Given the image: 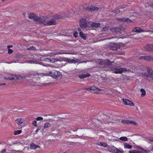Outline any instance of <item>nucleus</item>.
I'll list each match as a JSON object with an SVG mask.
<instances>
[{
	"label": "nucleus",
	"mask_w": 153,
	"mask_h": 153,
	"mask_svg": "<svg viewBox=\"0 0 153 153\" xmlns=\"http://www.w3.org/2000/svg\"><path fill=\"white\" fill-rule=\"evenodd\" d=\"M45 26L47 25H55L56 24V22L55 19H59L62 18V16L58 14L56 15L53 16L52 20H49L48 18L46 16H45Z\"/></svg>",
	"instance_id": "nucleus-1"
},
{
	"label": "nucleus",
	"mask_w": 153,
	"mask_h": 153,
	"mask_svg": "<svg viewBox=\"0 0 153 153\" xmlns=\"http://www.w3.org/2000/svg\"><path fill=\"white\" fill-rule=\"evenodd\" d=\"M28 17L29 19H33L35 22H39L40 24H42L44 25L45 20V16H42L39 17L35 14L30 13Z\"/></svg>",
	"instance_id": "nucleus-2"
},
{
	"label": "nucleus",
	"mask_w": 153,
	"mask_h": 153,
	"mask_svg": "<svg viewBox=\"0 0 153 153\" xmlns=\"http://www.w3.org/2000/svg\"><path fill=\"white\" fill-rule=\"evenodd\" d=\"M98 62H99V64L101 65V67L103 68L111 67V66L113 65L112 64V63L113 62H111L108 59L104 60L100 59L99 60Z\"/></svg>",
	"instance_id": "nucleus-3"
},
{
	"label": "nucleus",
	"mask_w": 153,
	"mask_h": 153,
	"mask_svg": "<svg viewBox=\"0 0 153 153\" xmlns=\"http://www.w3.org/2000/svg\"><path fill=\"white\" fill-rule=\"evenodd\" d=\"M48 76H51L54 79L61 78L62 77V75L61 73L59 71L53 70L52 71H49L47 73Z\"/></svg>",
	"instance_id": "nucleus-4"
},
{
	"label": "nucleus",
	"mask_w": 153,
	"mask_h": 153,
	"mask_svg": "<svg viewBox=\"0 0 153 153\" xmlns=\"http://www.w3.org/2000/svg\"><path fill=\"white\" fill-rule=\"evenodd\" d=\"M111 69L115 74H121L123 71V68L113 65L111 66Z\"/></svg>",
	"instance_id": "nucleus-5"
},
{
	"label": "nucleus",
	"mask_w": 153,
	"mask_h": 153,
	"mask_svg": "<svg viewBox=\"0 0 153 153\" xmlns=\"http://www.w3.org/2000/svg\"><path fill=\"white\" fill-rule=\"evenodd\" d=\"M84 9L89 11L93 12L95 11H97L100 9V8L93 5H91L90 6H87L85 7Z\"/></svg>",
	"instance_id": "nucleus-6"
},
{
	"label": "nucleus",
	"mask_w": 153,
	"mask_h": 153,
	"mask_svg": "<svg viewBox=\"0 0 153 153\" xmlns=\"http://www.w3.org/2000/svg\"><path fill=\"white\" fill-rule=\"evenodd\" d=\"M87 22L86 19L83 18L81 19L79 21V25L80 27L83 28H85Z\"/></svg>",
	"instance_id": "nucleus-7"
},
{
	"label": "nucleus",
	"mask_w": 153,
	"mask_h": 153,
	"mask_svg": "<svg viewBox=\"0 0 153 153\" xmlns=\"http://www.w3.org/2000/svg\"><path fill=\"white\" fill-rule=\"evenodd\" d=\"M123 101L125 105H128L133 106L134 105V104L131 101L129 100L123 98Z\"/></svg>",
	"instance_id": "nucleus-8"
},
{
	"label": "nucleus",
	"mask_w": 153,
	"mask_h": 153,
	"mask_svg": "<svg viewBox=\"0 0 153 153\" xmlns=\"http://www.w3.org/2000/svg\"><path fill=\"white\" fill-rule=\"evenodd\" d=\"M86 89L88 91H89L90 90L95 91V90H96V93L97 94H99V91H102V89L97 88L95 86H92L91 87H90L88 88H87Z\"/></svg>",
	"instance_id": "nucleus-9"
},
{
	"label": "nucleus",
	"mask_w": 153,
	"mask_h": 153,
	"mask_svg": "<svg viewBox=\"0 0 153 153\" xmlns=\"http://www.w3.org/2000/svg\"><path fill=\"white\" fill-rule=\"evenodd\" d=\"M144 48L148 51L153 52V45L147 44Z\"/></svg>",
	"instance_id": "nucleus-10"
},
{
	"label": "nucleus",
	"mask_w": 153,
	"mask_h": 153,
	"mask_svg": "<svg viewBox=\"0 0 153 153\" xmlns=\"http://www.w3.org/2000/svg\"><path fill=\"white\" fill-rule=\"evenodd\" d=\"M147 69L148 74H147V73H144L143 74V76H144V74L145 75H148L149 76H151V75H153V71H152V69L150 67H148L147 68Z\"/></svg>",
	"instance_id": "nucleus-11"
},
{
	"label": "nucleus",
	"mask_w": 153,
	"mask_h": 153,
	"mask_svg": "<svg viewBox=\"0 0 153 153\" xmlns=\"http://www.w3.org/2000/svg\"><path fill=\"white\" fill-rule=\"evenodd\" d=\"M25 75H15V80L18 79L19 80H22L23 79H25V77H26Z\"/></svg>",
	"instance_id": "nucleus-12"
},
{
	"label": "nucleus",
	"mask_w": 153,
	"mask_h": 153,
	"mask_svg": "<svg viewBox=\"0 0 153 153\" xmlns=\"http://www.w3.org/2000/svg\"><path fill=\"white\" fill-rule=\"evenodd\" d=\"M144 75V78L147 80L150 81H152L153 82V75L151 76L148 75Z\"/></svg>",
	"instance_id": "nucleus-13"
},
{
	"label": "nucleus",
	"mask_w": 153,
	"mask_h": 153,
	"mask_svg": "<svg viewBox=\"0 0 153 153\" xmlns=\"http://www.w3.org/2000/svg\"><path fill=\"white\" fill-rule=\"evenodd\" d=\"M15 75L11 74H10L6 76L5 79H7L15 80Z\"/></svg>",
	"instance_id": "nucleus-14"
},
{
	"label": "nucleus",
	"mask_w": 153,
	"mask_h": 153,
	"mask_svg": "<svg viewBox=\"0 0 153 153\" xmlns=\"http://www.w3.org/2000/svg\"><path fill=\"white\" fill-rule=\"evenodd\" d=\"M132 31L133 32H137L138 33L143 32L145 31L141 28L137 27H134Z\"/></svg>",
	"instance_id": "nucleus-15"
},
{
	"label": "nucleus",
	"mask_w": 153,
	"mask_h": 153,
	"mask_svg": "<svg viewBox=\"0 0 153 153\" xmlns=\"http://www.w3.org/2000/svg\"><path fill=\"white\" fill-rule=\"evenodd\" d=\"M90 76V74L88 73H87L85 74H82L79 75V78L80 79H84L86 77H89Z\"/></svg>",
	"instance_id": "nucleus-16"
},
{
	"label": "nucleus",
	"mask_w": 153,
	"mask_h": 153,
	"mask_svg": "<svg viewBox=\"0 0 153 153\" xmlns=\"http://www.w3.org/2000/svg\"><path fill=\"white\" fill-rule=\"evenodd\" d=\"M100 25L99 23H94L92 22V28L94 29L95 28L99 27L100 26Z\"/></svg>",
	"instance_id": "nucleus-17"
},
{
	"label": "nucleus",
	"mask_w": 153,
	"mask_h": 153,
	"mask_svg": "<svg viewBox=\"0 0 153 153\" xmlns=\"http://www.w3.org/2000/svg\"><path fill=\"white\" fill-rule=\"evenodd\" d=\"M111 47H114L116 48L120 49L121 46L120 44L116 43H112L111 44Z\"/></svg>",
	"instance_id": "nucleus-18"
},
{
	"label": "nucleus",
	"mask_w": 153,
	"mask_h": 153,
	"mask_svg": "<svg viewBox=\"0 0 153 153\" xmlns=\"http://www.w3.org/2000/svg\"><path fill=\"white\" fill-rule=\"evenodd\" d=\"M39 146L33 143H31L30 144V148L31 149H35L38 148H39Z\"/></svg>",
	"instance_id": "nucleus-19"
},
{
	"label": "nucleus",
	"mask_w": 153,
	"mask_h": 153,
	"mask_svg": "<svg viewBox=\"0 0 153 153\" xmlns=\"http://www.w3.org/2000/svg\"><path fill=\"white\" fill-rule=\"evenodd\" d=\"M80 36L84 40H86L87 38L86 34H84L82 31H80L79 33Z\"/></svg>",
	"instance_id": "nucleus-20"
},
{
	"label": "nucleus",
	"mask_w": 153,
	"mask_h": 153,
	"mask_svg": "<svg viewBox=\"0 0 153 153\" xmlns=\"http://www.w3.org/2000/svg\"><path fill=\"white\" fill-rule=\"evenodd\" d=\"M116 149L117 148H116L114 146L110 147L108 148L109 151L111 152L114 153H115Z\"/></svg>",
	"instance_id": "nucleus-21"
},
{
	"label": "nucleus",
	"mask_w": 153,
	"mask_h": 153,
	"mask_svg": "<svg viewBox=\"0 0 153 153\" xmlns=\"http://www.w3.org/2000/svg\"><path fill=\"white\" fill-rule=\"evenodd\" d=\"M16 123L18 125H20L23 122L22 119L19 118L15 120Z\"/></svg>",
	"instance_id": "nucleus-22"
},
{
	"label": "nucleus",
	"mask_w": 153,
	"mask_h": 153,
	"mask_svg": "<svg viewBox=\"0 0 153 153\" xmlns=\"http://www.w3.org/2000/svg\"><path fill=\"white\" fill-rule=\"evenodd\" d=\"M124 147L126 149H131L132 148V146L131 145L126 143L124 144Z\"/></svg>",
	"instance_id": "nucleus-23"
},
{
	"label": "nucleus",
	"mask_w": 153,
	"mask_h": 153,
	"mask_svg": "<svg viewBox=\"0 0 153 153\" xmlns=\"http://www.w3.org/2000/svg\"><path fill=\"white\" fill-rule=\"evenodd\" d=\"M92 22H87L85 26V28L87 27H92Z\"/></svg>",
	"instance_id": "nucleus-24"
},
{
	"label": "nucleus",
	"mask_w": 153,
	"mask_h": 153,
	"mask_svg": "<svg viewBox=\"0 0 153 153\" xmlns=\"http://www.w3.org/2000/svg\"><path fill=\"white\" fill-rule=\"evenodd\" d=\"M112 12H114L116 13H118L120 12V11L119 10L118 8L117 7V8H115V9H114L112 11Z\"/></svg>",
	"instance_id": "nucleus-25"
},
{
	"label": "nucleus",
	"mask_w": 153,
	"mask_h": 153,
	"mask_svg": "<svg viewBox=\"0 0 153 153\" xmlns=\"http://www.w3.org/2000/svg\"><path fill=\"white\" fill-rule=\"evenodd\" d=\"M121 122L123 124H129L130 123V121L129 120H122L121 121Z\"/></svg>",
	"instance_id": "nucleus-26"
},
{
	"label": "nucleus",
	"mask_w": 153,
	"mask_h": 153,
	"mask_svg": "<svg viewBox=\"0 0 153 153\" xmlns=\"http://www.w3.org/2000/svg\"><path fill=\"white\" fill-rule=\"evenodd\" d=\"M140 91L142 93L141 94L142 97H144L146 94V91L143 88H141L140 89Z\"/></svg>",
	"instance_id": "nucleus-27"
},
{
	"label": "nucleus",
	"mask_w": 153,
	"mask_h": 153,
	"mask_svg": "<svg viewBox=\"0 0 153 153\" xmlns=\"http://www.w3.org/2000/svg\"><path fill=\"white\" fill-rule=\"evenodd\" d=\"M141 151H139L140 153H148V149L147 150H146L143 148L141 149Z\"/></svg>",
	"instance_id": "nucleus-28"
},
{
	"label": "nucleus",
	"mask_w": 153,
	"mask_h": 153,
	"mask_svg": "<svg viewBox=\"0 0 153 153\" xmlns=\"http://www.w3.org/2000/svg\"><path fill=\"white\" fill-rule=\"evenodd\" d=\"M51 126V125L50 123H49L47 122L44 124V127H45V128H47L50 127Z\"/></svg>",
	"instance_id": "nucleus-29"
},
{
	"label": "nucleus",
	"mask_w": 153,
	"mask_h": 153,
	"mask_svg": "<svg viewBox=\"0 0 153 153\" xmlns=\"http://www.w3.org/2000/svg\"><path fill=\"white\" fill-rule=\"evenodd\" d=\"M98 145L103 147H106L107 146V144L106 143L103 142H100L98 144Z\"/></svg>",
	"instance_id": "nucleus-30"
},
{
	"label": "nucleus",
	"mask_w": 153,
	"mask_h": 153,
	"mask_svg": "<svg viewBox=\"0 0 153 153\" xmlns=\"http://www.w3.org/2000/svg\"><path fill=\"white\" fill-rule=\"evenodd\" d=\"M65 61H66V62H69V63H72L73 61H74V60H73V59H71L70 58H65Z\"/></svg>",
	"instance_id": "nucleus-31"
},
{
	"label": "nucleus",
	"mask_w": 153,
	"mask_h": 153,
	"mask_svg": "<svg viewBox=\"0 0 153 153\" xmlns=\"http://www.w3.org/2000/svg\"><path fill=\"white\" fill-rule=\"evenodd\" d=\"M151 59H153V58L150 56H145V60L149 61Z\"/></svg>",
	"instance_id": "nucleus-32"
},
{
	"label": "nucleus",
	"mask_w": 153,
	"mask_h": 153,
	"mask_svg": "<svg viewBox=\"0 0 153 153\" xmlns=\"http://www.w3.org/2000/svg\"><path fill=\"white\" fill-rule=\"evenodd\" d=\"M120 140L124 141H126L128 140L127 138L125 137H121L120 138Z\"/></svg>",
	"instance_id": "nucleus-33"
},
{
	"label": "nucleus",
	"mask_w": 153,
	"mask_h": 153,
	"mask_svg": "<svg viewBox=\"0 0 153 153\" xmlns=\"http://www.w3.org/2000/svg\"><path fill=\"white\" fill-rule=\"evenodd\" d=\"M115 153H123V151L122 149L120 150L117 148Z\"/></svg>",
	"instance_id": "nucleus-34"
},
{
	"label": "nucleus",
	"mask_w": 153,
	"mask_h": 153,
	"mask_svg": "<svg viewBox=\"0 0 153 153\" xmlns=\"http://www.w3.org/2000/svg\"><path fill=\"white\" fill-rule=\"evenodd\" d=\"M129 153H140L139 151L137 150H134L133 151H130L129 152Z\"/></svg>",
	"instance_id": "nucleus-35"
},
{
	"label": "nucleus",
	"mask_w": 153,
	"mask_h": 153,
	"mask_svg": "<svg viewBox=\"0 0 153 153\" xmlns=\"http://www.w3.org/2000/svg\"><path fill=\"white\" fill-rule=\"evenodd\" d=\"M109 29V27L105 26L102 28V30L104 31L108 30Z\"/></svg>",
	"instance_id": "nucleus-36"
},
{
	"label": "nucleus",
	"mask_w": 153,
	"mask_h": 153,
	"mask_svg": "<svg viewBox=\"0 0 153 153\" xmlns=\"http://www.w3.org/2000/svg\"><path fill=\"white\" fill-rule=\"evenodd\" d=\"M22 132L21 130L15 131H14V134H20Z\"/></svg>",
	"instance_id": "nucleus-37"
},
{
	"label": "nucleus",
	"mask_w": 153,
	"mask_h": 153,
	"mask_svg": "<svg viewBox=\"0 0 153 153\" xmlns=\"http://www.w3.org/2000/svg\"><path fill=\"white\" fill-rule=\"evenodd\" d=\"M126 6L125 5H120L118 6L117 7L119 9H120V8H123L125 7Z\"/></svg>",
	"instance_id": "nucleus-38"
},
{
	"label": "nucleus",
	"mask_w": 153,
	"mask_h": 153,
	"mask_svg": "<svg viewBox=\"0 0 153 153\" xmlns=\"http://www.w3.org/2000/svg\"><path fill=\"white\" fill-rule=\"evenodd\" d=\"M149 141L152 142H153V137H149L146 138Z\"/></svg>",
	"instance_id": "nucleus-39"
},
{
	"label": "nucleus",
	"mask_w": 153,
	"mask_h": 153,
	"mask_svg": "<svg viewBox=\"0 0 153 153\" xmlns=\"http://www.w3.org/2000/svg\"><path fill=\"white\" fill-rule=\"evenodd\" d=\"M43 119V118L41 117H39L36 118V120L37 121L42 120Z\"/></svg>",
	"instance_id": "nucleus-40"
},
{
	"label": "nucleus",
	"mask_w": 153,
	"mask_h": 153,
	"mask_svg": "<svg viewBox=\"0 0 153 153\" xmlns=\"http://www.w3.org/2000/svg\"><path fill=\"white\" fill-rule=\"evenodd\" d=\"M27 49L28 50H35L36 49V48L33 47V46H32L31 47H30V48H28Z\"/></svg>",
	"instance_id": "nucleus-41"
},
{
	"label": "nucleus",
	"mask_w": 153,
	"mask_h": 153,
	"mask_svg": "<svg viewBox=\"0 0 153 153\" xmlns=\"http://www.w3.org/2000/svg\"><path fill=\"white\" fill-rule=\"evenodd\" d=\"M118 49H119L116 48L114 47H111V50H112L113 51H117L118 50Z\"/></svg>",
	"instance_id": "nucleus-42"
},
{
	"label": "nucleus",
	"mask_w": 153,
	"mask_h": 153,
	"mask_svg": "<svg viewBox=\"0 0 153 153\" xmlns=\"http://www.w3.org/2000/svg\"><path fill=\"white\" fill-rule=\"evenodd\" d=\"M32 124L34 126L37 127V122L36 121H33L32 123Z\"/></svg>",
	"instance_id": "nucleus-43"
},
{
	"label": "nucleus",
	"mask_w": 153,
	"mask_h": 153,
	"mask_svg": "<svg viewBox=\"0 0 153 153\" xmlns=\"http://www.w3.org/2000/svg\"><path fill=\"white\" fill-rule=\"evenodd\" d=\"M129 124H132L134 125L135 126L137 125V123L134 121H130Z\"/></svg>",
	"instance_id": "nucleus-44"
},
{
	"label": "nucleus",
	"mask_w": 153,
	"mask_h": 153,
	"mask_svg": "<svg viewBox=\"0 0 153 153\" xmlns=\"http://www.w3.org/2000/svg\"><path fill=\"white\" fill-rule=\"evenodd\" d=\"M42 127V126H39L35 131L36 133L39 130H40Z\"/></svg>",
	"instance_id": "nucleus-45"
},
{
	"label": "nucleus",
	"mask_w": 153,
	"mask_h": 153,
	"mask_svg": "<svg viewBox=\"0 0 153 153\" xmlns=\"http://www.w3.org/2000/svg\"><path fill=\"white\" fill-rule=\"evenodd\" d=\"M13 51L10 49H8V53L9 54H11L13 52Z\"/></svg>",
	"instance_id": "nucleus-46"
},
{
	"label": "nucleus",
	"mask_w": 153,
	"mask_h": 153,
	"mask_svg": "<svg viewBox=\"0 0 153 153\" xmlns=\"http://www.w3.org/2000/svg\"><path fill=\"white\" fill-rule=\"evenodd\" d=\"M126 22L127 23L130 22H132L131 20L130 19L128 18H126Z\"/></svg>",
	"instance_id": "nucleus-47"
},
{
	"label": "nucleus",
	"mask_w": 153,
	"mask_h": 153,
	"mask_svg": "<svg viewBox=\"0 0 153 153\" xmlns=\"http://www.w3.org/2000/svg\"><path fill=\"white\" fill-rule=\"evenodd\" d=\"M46 131V128H45V127H44L42 129V133H43L44 132H45Z\"/></svg>",
	"instance_id": "nucleus-48"
},
{
	"label": "nucleus",
	"mask_w": 153,
	"mask_h": 153,
	"mask_svg": "<svg viewBox=\"0 0 153 153\" xmlns=\"http://www.w3.org/2000/svg\"><path fill=\"white\" fill-rule=\"evenodd\" d=\"M150 151H153V146H152L151 148H148V152H149Z\"/></svg>",
	"instance_id": "nucleus-49"
},
{
	"label": "nucleus",
	"mask_w": 153,
	"mask_h": 153,
	"mask_svg": "<svg viewBox=\"0 0 153 153\" xmlns=\"http://www.w3.org/2000/svg\"><path fill=\"white\" fill-rule=\"evenodd\" d=\"M77 34H78V33L76 32L74 34V37H75V38H76L77 36Z\"/></svg>",
	"instance_id": "nucleus-50"
},
{
	"label": "nucleus",
	"mask_w": 153,
	"mask_h": 153,
	"mask_svg": "<svg viewBox=\"0 0 153 153\" xmlns=\"http://www.w3.org/2000/svg\"><path fill=\"white\" fill-rule=\"evenodd\" d=\"M139 59H144V60H145V56H141V57H140L139 58Z\"/></svg>",
	"instance_id": "nucleus-51"
},
{
	"label": "nucleus",
	"mask_w": 153,
	"mask_h": 153,
	"mask_svg": "<svg viewBox=\"0 0 153 153\" xmlns=\"http://www.w3.org/2000/svg\"><path fill=\"white\" fill-rule=\"evenodd\" d=\"M44 61H45L46 62H49L50 61V59L48 58H46V59H44Z\"/></svg>",
	"instance_id": "nucleus-52"
},
{
	"label": "nucleus",
	"mask_w": 153,
	"mask_h": 153,
	"mask_svg": "<svg viewBox=\"0 0 153 153\" xmlns=\"http://www.w3.org/2000/svg\"><path fill=\"white\" fill-rule=\"evenodd\" d=\"M122 19V22H126V18H123V19Z\"/></svg>",
	"instance_id": "nucleus-53"
},
{
	"label": "nucleus",
	"mask_w": 153,
	"mask_h": 153,
	"mask_svg": "<svg viewBox=\"0 0 153 153\" xmlns=\"http://www.w3.org/2000/svg\"><path fill=\"white\" fill-rule=\"evenodd\" d=\"M19 56L18 55H16L15 56H13V57L16 58H19Z\"/></svg>",
	"instance_id": "nucleus-54"
},
{
	"label": "nucleus",
	"mask_w": 153,
	"mask_h": 153,
	"mask_svg": "<svg viewBox=\"0 0 153 153\" xmlns=\"http://www.w3.org/2000/svg\"><path fill=\"white\" fill-rule=\"evenodd\" d=\"M6 149H5L2 150L1 152V153H4L6 151Z\"/></svg>",
	"instance_id": "nucleus-55"
},
{
	"label": "nucleus",
	"mask_w": 153,
	"mask_h": 153,
	"mask_svg": "<svg viewBox=\"0 0 153 153\" xmlns=\"http://www.w3.org/2000/svg\"><path fill=\"white\" fill-rule=\"evenodd\" d=\"M49 62H53V63L54 62L53 58H52L51 59H50Z\"/></svg>",
	"instance_id": "nucleus-56"
},
{
	"label": "nucleus",
	"mask_w": 153,
	"mask_h": 153,
	"mask_svg": "<svg viewBox=\"0 0 153 153\" xmlns=\"http://www.w3.org/2000/svg\"><path fill=\"white\" fill-rule=\"evenodd\" d=\"M123 71H128L129 70L127 68H123Z\"/></svg>",
	"instance_id": "nucleus-57"
},
{
	"label": "nucleus",
	"mask_w": 153,
	"mask_h": 153,
	"mask_svg": "<svg viewBox=\"0 0 153 153\" xmlns=\"http://www.w3.org/2000/svg\"><path fill=\"white\" fill-rule=\"evenodd\" d=\"M122 19H123V18H118L117 19V20L118 21H122Z\"/></svg>",
	"instance_id": "nucleus-58"
},
{
	"label": "nucleus",
	"mask_w": 153,
	"mask_h": 153,
	"mask_svg": "<svg viewBox=\"0 0 153 153\" xmlns=\"http://www.w3.org/2000/svg\"><path fill=\"white\" fill-rule=\"evenodd\" d=\"M114 31H116L117 30H118L119 31V30L120 29V28H117L116 29H114Z\"/></svg>",
	"instance_id": "nucleus-59"
},
{
	"label": "nucleus",
	"mask_w": 153,
	"mask_h": 153,
	"mask_svg": "<svg viewBox=\"0 0 153 153\" xmlns=\"http://www.w3.org/2000/svg\"><path fill=\"white\" fill-rule=\"evenodd\" d=\"M33 62V61L32 60H28L27 61V62L30 63H32Z\"/></svg>",
	"instance_id": "nucleus-60"
},
{
	"label": "nucleus",
	"mask_w": 153,
	"mask_h": 153,
	"mask_svg": "<svg viewBox=\"0 0 153 153\" xmlns=\"http://www.w3.org/2000/svg\"><path fill=\"white\" fill-rule=\"evenodd\" d=\"M54 59V62H57L58 61H59V60L58 59Z\"/></svg>",
	"instance_id": "nucleus-61"
},
{
	"label": "nucleus",
	"mask_w": 153,
	"mask_h": 153,
	"mask_svg": "<svg viewBox=\"0 0 153 153\" xmlns=\"http://www.w3.org/2000/svg\"><path fill=\"white\" fill-rule=\"evenodd\" d=\"M151 29H152L151 30H148V31H146V32H152V33H153V28H152Z\"/></svg>",
	"instance_id": "nucleus-62"
},
{
	"label": "nucleus",
	"mask_w": 153,
	"mask_h": 153,
	"mask_svg": "<svg viewBox=\"0 0 153 153\" xmlns=\"http://www.w3.org/2000/svg\"><path fill=\"white\" fill-rule=\"evenodd\" d=\"M124 132V131H120V130H119V131H117V133H121L122 134H123V132Z\"/></svg>",
	"instance_id": "nucleus-63"
},
{
	"label": "nucleus",
	"mask_w": 153,
	"mask_h": 153,
	"mask_svg": "<svg viewBox=\"0 0 153 153\" xmlns=\"http://www.w3.org/2000/svg\"><path fill=\"white\" fill-rule=\"evenodd\" d=\"M150 6L151 7H153V2H151L150 4Z\"/></svg>",
	"instance_id": "nucleus-64"
}]
</instances>
